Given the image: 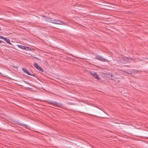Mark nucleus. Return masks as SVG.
<instances>
[{"label":"nucleus","mask_w":148,"mask_h":148,"mask_svg":"<svg viewBox=\"0 0 148 148\" xmlns=\"http://www.w3.org/2000/svg\"><path fill=\"white\" fill-rule=\"evenodd\" d=\"M90 73L92 75V76L95 77V78L99 80L100 79L98 75L95 73H92L91 72H90Z\"/></svg>","instance_id":"nucleus-5"},{"label":"nucleus","mask_w":148,"mask_h":148,"mask_svg":"<svg viewBox=\"0 0 148 148\" xmlns=\"http://www.w3.org/2000/svg\"><path fill=\"white\" fill-rule=\"evenodd\" d=\"M53 23L60 25H66L67 24L65 22L62 21H61L59 20L56 19H53Z\"/></svg>","instance_id":"nucleus-1"},{"label":"nucleus","mask_w":148,"mask_h":148,"mask_svg":"<svg viewBox=\"0 0 148 148\" xmlns=\"http://www.w3.org/2000/svg\"><path fill=\"white\" fill-rule=\"evenodd\" d=\"M3 37L2 36H0V38L3 39Z\"/></svg>","instance_id":"nucleus-12"},{"label":"nucleus","mask_w":148,"mask_h":148,"mask_svg":"<svg viewBox=\"0 0 148 148\" xmlns=\"http://www.w3.org/2000/svg\"><path fill=\"white\" fill-rule=\"evenodd\" d=\"M53 19L51 18H49L48 21V22L51 23H53Z\"/></svg>","instance_id":"nucleus-9"},{"label":"nucleus","mask_w":148,"mask_h":148,"mask_svg":"<svg viewBox=\"0 0 148 148\" xmlns=\"http://www.w3.org/2000/svg\"><path fill=\"white\" fill-rule=\"evenodd\" d=\"M20 48L22 49H25L27 50H29V47H25V46H21V47H20Z\"/></svg>","instance_id":"nucleus-7"},{"label":"nucleus","mask_w":148,"mask_h":148,"mask_svg":"<svg viewBox=\"0 0 148 148\" xmlns=\"http://www.w3.org/2000/svg\"><path fill=\"white\" fill-rule=\"evenodd\" d=\"M3 39L7 43L9 44H11V43L10 42V40L9 39L3 37Z\"/></svg>","instance_id":"nucleus-6"},{"label":"nucleus","mask_w":148,"mask_h":148,"mask_svg":"<svg viewBox=\"0 0 148 148\" xmlns=\"http://www.w3.org/2000/svg\"><path fill=\"white\" fill-rule=\"evenodd\" d=\"M34 66L38 70L40 71H41L42 72L43 71V70H42L41 67L38 65L36 63H35L34 64Z\"/></svg>","instance_id":"nucleus-4"},{"label":"nucleus","mask_w":148,"mask_h":148,"mask_svg":"<svg viewBox=\"0 0 148 148\" xmlns=\"http://www.w3.org/2000/svg\"><path fill=\"white\" fill-rule=\"evenodd\" d=\"M54 104L55 105L58 106H60L61 105V104L60 103H58L57 102H55L54 103Z\"/></svg>","instance_id":"nucleus-10"},{"label":"nucleus","mask_w":148,"mask_h":148,"mask_svg":"<svg viewBox=\"0 0 148 148\" xmlns=\"http://www.w3.org/2000/svg\"><path fill=\"white\" fill-rule=\"evenodd\" d=\"M95 58L103 62L108 61L107 60L103 58L102 57L99 55L96 56Z\"/></svg>","instance_id":"nucleus-2"},{"label":"nucleus","mask_w":148,"mask_h":148,"mask_svg":"<svg viewBox=\"0 0 148 148\" xmlns=\"http://www.w3.org/2000/svg\"><path fill=\"white\" fill-rule=\"evenodd\" d=\"M22 70L24 72L26 73L27 74L29 75L32 76L34 77H35V75L34 74L32 75L28 71V70L26 69L23 68L22 69Z\"/></svg>","instance_id":"nucleus-3"},{"label":"nucleus","mask_w":148,"mask_h":148,"mask_svg":"<svg viewBox=\"0 0 148 148\" xmlns=\"http://www.w3.org/2000/svg\"><path fill=\"white\" fill-rule=\"evenodd\" d=\"M113 76L111 75V76H110L111 79H113Z\"/></svg>","instance_id":"nucleus-11"},{"label":"nucleus","mask_w":148,"mask_h":148,"mask_svg":"<svg viewBox=\"0 0 148 148\" xmlns=\"http://www.w3.org/2000/svg\"><path fill=\"white\" fill-rule=\"evenodd\" d=\"M1 30V28L0 27V30Z\"/></svg>","instance_id":"nucleus-14"},{"label":"nucleus","mask_w":148,"mask_h":148,"mask_svg":"<svg viewBox=\"0 0 148 148\" xmlns=\"http://www.w3.org/2000/svg\"><path fill=\"white\" fill-rule=\"evenodd\" d=\"M42 16L43 17V19H44V20H45V21H46L47 22L48 21V19L49 18H48L47 17L45 16Z\"/></svg>","instance_id":"nucleus-8"},{"label":"nucleus","mask_w":148,"mask_h":148,"mask_svg":"<svg viewBox=\"0 0 148 148\" xmlns=\"http://www.w3.org/2000/svg\"><path fill=\"white\" fill-rule=\"evenodd\" d=\"M2 42L3 41L2 40H0V43H2Z\"/></svg>","instance_id":"nucleus-13"},{"label":"nucleus","mask_w":148,"mask_h":148,"mask_svg":"<svg viewBox=\"0 0 148 148\" xmlns=\"http://www.w3.org/2000/svg\"><path fill=\"white\" fill-rule=\"evenodd\" d=\"M0 74H1V73H0Z\"/></svg>","instance_id":"nucleus-15"}]
</instances>
